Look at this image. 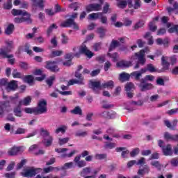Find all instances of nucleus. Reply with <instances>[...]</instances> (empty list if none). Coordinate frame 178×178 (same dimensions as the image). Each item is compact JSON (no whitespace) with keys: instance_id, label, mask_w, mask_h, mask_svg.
<instances>
[{"instance_id":"6e6552de","label":"nucleus","mask_w":178,"mask_h":178,"mask_svg":"<svg viewBox=\"0 0 178 178\" xmlns=\"http://www.w3.org/2000/svg\"><path fill=\"white\" fill-rule=\"evenodd\" d=\"M129 6V8H133V0H119L116 3V6L120 9H124L126 7Z\"/></svg>"},{"instance_id":"8fccbe9b","label":"nucleus","mask_w":178,"mask_h":178,"mask_svg":"<svg viewBox=\"0 0 178 178\" xmlns=\"http://www.w3.org/2000/svg\"><path fill=\"white\" fill-rule=\"evenodd\" d=\"M13 76L14 77V79H21L22 78V73L18 72L16 69L13 70Z\"/></svg>"},{"instance_id":"58836bf2","label":"nucleus","mask_w":178,"mask_h":178,"mask_svg":"<svg viewBox=\"0 0 178 178\" xmlns=\"http://www.w3.org/2000/svg\"><path fill=\"white\" fill-rule=\"evenodd\" d=\"M24 112H26V113H34V115H38L37 113V108H25Z\"/></svg>"},{"instance_id":"f704fd0d","label":"nucleus","mask_w":178,"mask_h":178,"mask_svg":"<svg viewBox=\"0 0 178 178\" xmlns=\"http://www.w3.org/2000/svg\"><path fill=\"white\" fill-rule=\"evenodd\" d=\"M102 87H104V88H110L111 90H112V88L115 87V83H113V81H109L103 83Z\"/></svg>"},{"instance_id":"79ce46f5","label":"nucleus","mask_w":178,"mask_h":178,"mask_svg":"<svg viewBox=\"0 0 178 178\" xmlns=\"http://www.w3.org/2000/svg\"><path fill=\"white\" fill-rule=\"evenodd\" d=\"M40 136H42L43 138H45L49 136V132L47 130L44 129V128L40 129Z\"/></svg>"},{"instance_id":"f3484780","label":"nucleus","mask_w":178,"mask_h":178,"mask_svg":"<svg viewBox=\"0 0 178 178\" xmlns=\"http://www.w3.org/2000/svg\"><path fill=\"white\" fill-rule=\"evenodd\" d=\"M81 158V156H76L74 159V162L76 163L78 168H84L87 165V162L83 160L80 161Z\"/></svg>"},{"instance_id":"5701e85b","label":"nucleus","mask_w":178,"mask_h":178,"mask_svg":"<svg viewBox=\"0 0 178 178\" xmlns=\"http://www.w3.org/2000/svg\"><path fill=\"white\" fill-rule=\"evenodd\" d=\"M52 141H54V138H52L51 136H49L46 138H44L42 143L44 144L45 147H51V145H52Z\"/></svg>"},{"instance_id":"9b49d317","label":"nucleus","mask_w":178,"mask_h":178,"mask_svg":"<svg viewBox=\"0 0 178 178\" xmlns=\"http://www.w3.org/2000/svg\"><path fill=\"white\" fill-rule=\"evenodd\" d=\"M22 147H13L10 150H8V154L10 156H15L20 152H23Z\"/></svg>"},{"instance_id":"0e129e2a","label":"nucleus","mask_w":178,"mask_h":178,"mask_svg":"<svg viewBox=\"0 0 178 178\" xmlns=\"http://www.w3.org/2000/svg\"><path fill=\"white\" fill-rule=\"evenodd\" d=\"M26 133V129L24 128H17L15 131V134H24Z\"/></svg>"},{"instance_id":"423d86ee","label":"nucleus","mask_w":178,"mask_h":178,"mask_svg":"<svg viewBox=\"0 0 178 178\" xmlns=\"http://www.w3.org/2000/svg\"><path fill=\"white\" fill-rule=\"evenodd\" d=\"M56 63H58V61H46L44 67L53 73H56L59 71V67L56 65Z\"/></svg>"},{"instance_id":"09e8293b","label":"nucleus","mask_w":178,"mask_h":178,"mask_svg":"<svg viewBox=\"0 0 178 178\" xmlns=\"http://www.w3.org/2000/svg\"><path fill=\"white\" fill-rule=\"evenodd\" d=\"M156 29H158V27L155 25V22H152L149 24V30H150V31H156Z\"/></svg>"},{"instance_id":"7ed1b4c3","label":"nucleus","mask_w":178,"mask_h":178,"mask_svg":"<svg viewBox=\"0 0 178 178\" xmlns=\"http://www.w3.org/2000/svg\"><path fill=\"white\" fill-rule=\"evenodd\" d=\"M74 76L78 79H73L70 80L67 83V87H69V86H73L74 84L84 86V76H83V74H81L79 72H75Z\"/></svg>"},{"instance_id":"052dcab7","label":"nucleus","mask_w":178,"mask_h":178,"mask_svg":"<svg viewBox=\"0 0 178 178\" xmlns=\"http://www.w3.org/2000/svg\"><path fill=\"white\" fill-rule=\"evenodd\" d=\"M143 102L141 100H139L138 102L132 101L130 102V105H131V106L136 105L138 106H143Z\"/></svg>"},{"instance_id":"4468645a","label":"nucleus","mask_w":178,"mask_h":178,"mask_svg":"<svg viewBox=\"0 0 178 178\" xmlns=\"http://www.w3.org/2000/svg\"><path fill=\"white\" fill-rule=\"evenodd\" d=\"M139 87L140 88V91L144 92L148 90H152L154 88V86L152 83H142L140 82L139 84Z\"/></svg>"},{"instance_id":"1a4fd4ad","label":"nucleus","mask_w":178,"mask_h":178,"mask_svg":"<svg viewBox=\"0 0 178 178\" xmlns=\"http://www.w3.org/2000/svg\"><path fill=\"white\" fill-rule=\"evenodd\" d=\"M79 52L82 55H86L89 58H91V57L94 55V53L92 51H90L88 49V47L86 46V44H82L79 47Z\"/></svg>"},{"instance_id":"f257e3e1","label":"nucleus","mask_w":178,"mask_h":178,"mask_svg":"<svg viewBox=\"0 0 178 178\" xmlns=\"http://www.w3.org/2000/svg\"><path fill=\"white\" fill-rule=\"evenodd\" d=\"M146 52L147 49H142L139 52L135 53L134 56H132L131 57V60H136V59H138V62L134 66V69H139L140 65H142V66H144V65H145V62H147V60L145 59Z\"/></svg>"},{"instance_id":"a18cd8bd","label":"nucleus","mask_w":178,"mask_h":178,"mask_svg":"<svg viewBox=\"0 0 178 178\" xmlns=\"http://www.w3.org/2000/svg\"><path fill=\"white\" fill-rule=\"evenodd\" d=\"M103 13H92L89 15V17L90 19H98V17H99V16H102Z\"/></svg>"},{"instance_id":"412c9836","label":"nucleus","mask_w":178,"mask_h":178,"mask_svg":"<svg viewBox=\"0 0 178 178\" xmlns=\"http://www.w3.org/2000/svg\"><path fill=\"white\" fill-rule=\"evenodd\" d=\"M31 103V97L27 96L26 97L24 98L23 100L19 101V106H27L28 105H30Z\"/></svg>"},{"instance_id":"4d7b16f0","label":"nucleus","mask_w":178,"mask_h":178,"mask_svg":"<svg viewBox=\"0 0 178 178\" xmlns=\"http://www.w3.org/2000/svg\"><path fill=\"white\" fill-rule=\"evenodd\" d=\"M88 133L87 131H78L75 134L76 137H86Z\"/></svg>"},{"instance_id":"e2e57ef3","label":"nucleus","mask_w":178,"mask_h":178,"mask_svg":"<svg viewBox=\"0 0 178 178\" xmlns=\"http://www.w3.org/2000/svg\"><path fill=\"white\" fill-rule=\"evenodd\" d=\"M101 45H102V43L101 42H98V43H95L93 45V49L94 51H99L101 49Z\"/></svg>"},{"instance_id":"603ef678","label":"nucleus","mask_w":178,"mask_h":178,"mask_svg":"<svg viewBox=\"0 0 178 178\" xmlns=\"http://www.w3.org/2000/svg\"><path fill=\"white\" fill-rule=\"evenodd\" d=\"M69 138H59L58 139V144L59 145H63L64 144H67L69 142Z\"/></svg>"},{"instance_id":"e433bc0d","label":"nucleus","mask_w":178,"mask_h":178,"mask_svg":"<svg viewBox=\"0 0 178 178\" xmlns=\"http://www.w3.org/2000/svg\"><path fill=\"white\" fill-rule=\"evenodd\" d=\"M104 109H111V108H113V104H109L108 101L103 100L102 101V106Z\"/></svg>"},{"instance_id":"39448f33","label":"nucleus","mask_w":178,"mask_h":178,"mask_svg":"<svg viewBox=\"0 0 178 178\" xmlns=\"http://www.w3.org/2000/svg\"><path fill=\"white\" fill-rule=\"evenodd\" d=\"M47 105V100L44 99L38 102V107L36 108V112L38 115H42V113H47V112H48Z\"/></svg>"},{"instance_id":"6e6d98bb","label":"nucleus","mask_w":178,"mask_h":178,"mask_svg":"<svg viewBox=\"0 0 178 178\" xmlns=\"http://www.w3.org/2000/svg\"><path fill=\"white\" fill-rule=\"evenodd\" d=\"M115 147H116V144L115 143H109V142H106L105 143V145H104V148H115Z\"/></svg>"},{"instance_id":"f8f14e48","label":"nucleus","mask_w":178,"mask_h":178,"mask_svg":"<svg viewBox=\"0 0 178 178\" xmlns=\"http://www.w3.org/2000/svg\"><path fill=\"white\" fill-rule=\"evenodd\" d=\"M10 102L3 101L0 102V116L2 118L5 114V108H9Z\"/></svg>"},{"instance_id":"72a5a7b5","label":"nucleus","mask_w":178,"mask_h":178,"mask_svg":"<svg viewBox=\"0 0 178 178\" xmlns=\"http://www.w3.org/2000/svg\"><path fill=\"white\" fill-rule=\"evenodd\" d=\"M63 54L61 50L52 51L51 54L49 56V58H56V56H60Z\"/></svg>"},{"instance_id":"dca6fc26","label":"nucleus","mask_w":178,"mask_h":178,"mask_svg":"<svg viewBox=\"0 0 178 178\" xmlns=\"http://www.w3.org/2000/svg\"><path fill=\"white\" fill-rule=\"evenodd\" d=\"M115 115H116L115 112H109V111L108 112L104 111L99 114V116H101L102 118H104L105 119H113V118H115Z\"/></svg>"},{"instance_id":"f03ea898","label":"nucleus","mask_w":178,"mask_h":178,"mask_svg":"<svg viewBox=\"0 0 178 178\" xmlns=\"http://www.w3.org/2000/svg\"><path fill=\"white\" fill-rule=\"evenodd\" d=\"M6 44H7V47L6 48H1L0 49V55L2 56L3 58H13V54H8L9 52L12 50V48H13V42H6Z\"/></svg>"},{"instance_id":"5fc2aeb1","label":"nucleus","mask_w":178,"mask_h":178,"mask_svg":"<svg viewBox=\"0 0 178 178\" xmlns=\"http://www.w3.org/2000/svg\"><path fill=\"white\" fill-rule=\"evenodd\" d=\"M26 162H27L26 159L22 160L21 162L17 165V170L22 169L23 166L26 165Z\"/></svg>"},{"instance_id":"4c0bfd02","label":"nucleus","mask_w":178,"mask_h":178,"mask_svg":"<svg viewBox=\"0 0 178 178\" xmlns=\"http://www.w3.org/2000/svg\"><path fill=\"white\" fill-rule=\"evenodd\" d=\"M80 6H81V3L79 2H74L70 4L69 8H70V9H74V10H77Z\"/></svg>"},{"instance_id":"a19ab883","label":"nucleus","mask_w":178,"mask_h":178,"mask_svg":"<svg viewBox=\"0 0 178 178\" xmlns=\"http://www.w3.org/2000/svg\"><path fill=\"white\" fill-rule=\"evenodd\" d=\"M54 81H55V76H51L48 79H47L46 83L49 87H52Z\"/></svg>"},{"instance_id":"c85d7f7f","label":"nucleus","mask_w":178,"mask_h":178,"mask_svg":"<svg viewBox=\"0 0 178 178\" xmlns=\"http://www.w3.org/2000/svg\"><path fill=\"white\" fill-rule=\"evenodd\" d=\"M97 33L99 35L100 38H104L105 37V33H106V29L101 26L97 28Z\"/></svg>"},{"instance_id":"864d4df0","label":"nucleus","mask_w":178,"mask_h":178,"mask_svg":"<svg viewBox=\"0 0 178 178\" xmlns=\"http://www.w3.org/2000/svg\"><path fill=\"white\" fill-rule=\"evenodd\" d=\"M138 154H140V149L138 148H135L130 152L131 158H134V156H136V155H138Z\"/></svg>"},{"instance_id":"3c124183","label":"nucleus","mask_w":178,"mask_h":178,"mask_svg":"<svg viewBox=\"0 0 178 178\" xmlns=\"http://www.w3.org/2000/svg\"><path fill=\"white\" fill-rule=\"evenodd\" d=\"M90 173H91V168L88 167L83 169L81 175V176H86V175H90Z\"/></svg>"},{"instance_id":"69168bd1","label":"nucleus","mask_w":178,"mask_h":178,"mask_svg":"<svg viewBox=\"0 0 178 178\" xmlns=\"http://www.w3.org/2000/svg\"><path fill=\"white\" fill-rule=\"evenodd\" d=\"M4 8H5V9H12V0H8V1L4 4Z\"/></svg>"},{"instance_id":"c756f323","label":"nucleus","mask_w":178,"mask_h":178,"mask_svg":"<svg viewBox=\"0 0 178 178\" xmlns=\"http://www.w3.org/2000/svg\"><path fill=\"white\" fill-rule=\"evenodd\" d=\"M13 112L15 116L22 118V106H20V104H19L17 107L14 108Z\"/></svg>"},{"instance_id":"b1692460","label":"nucleus","mask_w":178,"mask_h":178,"mask_svg":"<svg viewBox=\"0 0 178 178\" xmlns=\"http://www.w3.org/2000/svg\"><path fill=\"white\" fill-rule=\"evenodd\" d=\"M21 19L22 20V23H24V22H26L28 24H31V23H33V19H31V15L29 14L27 12L25 15H23V17H21Z\"/></svg>"},{"instance_id":"aec40b11","label":"nucleus","mask_w":178,"mask_h":178,"mask_svg":"<svg viewBox=\"0 0 178 178\" xmlns=\"http://www.w3.org/2000/svg\"><path fill=\"white\" fill-rule=\"evenodd\" d=\"M12 15L13 16H26L27 15V11L17 9L12 10Z\"/></svg>"},{"instance_id":"2f4dec72","label":"nucleus","mask_w":178,"mask_h":178,"mask_svg":"<svg viewBox=\"0 0 178 178\" xmlns=\"http://www.w3.org/2000/svg\"><path fill=\"white\" fill-rule=\"evenodd\" d=\"M71 113H73V115H79L81 116L83 115V111L80 106H76L73 110L71 111Z\"/></svg>"},{"instance_id":"7c9ffc66","label":"nucleus","mask_w":178,"mask_h":178,"mask_svg":"<svg viewBox=\"0 0 178 178\" xmlns=\"http://www.w3.org/2000/svg\"><path fill=\"white\" fill-rule=\"evenodd\" d=\"M155 76L152 75H147L144 79L140 80V83H147V81H154Z\"/></svg>"},{"instance_id":"a211bd4d","label":"nucleus","mask_w":178,"mask_h":178,"mask_svg":"<svg viewBox=\"0 0 178 178\" xmlns=\"http://www.w3.org/2000/svg\"><path fill=\"white\" fill-rule=\"evenodd\" d=\"M163 153L165 156L172 155L173 152H172V145L168 144L166 146L162 149Z\"/></svg>"},{"instance_id":"9d476101","label":"nucleus","mask_w":178,"mask_h":178,"mask_svg":"<svg viewBox=\"0 0 178 178\" xmlns=\"http://www.w3.org/2000/svg\"><path fill=\"white\" fill-rule=\"evenodd\" d=\"M86 12H99L102 9V5L98 3H92L86 6Z\"/></svg>"},{"instance_id":"4be33fe9","label":"nucleus","mask_w":178,"mask_h":178,"mask_svg":"<svg viewBox=\"0 0 178 178\" xmlns=\"http://www.w3.org/2000/svg\"><path fill=\"white\" fill-rule=\"evenodd\" d=\"M166 57L163 56L161 58L163 69L161 72H165V70H169V67L170 66V63L166 60Z\"/></svg>"},{"instance_id":"bf43d9fd","label":"nucleus","mask_w":178,"mask_h":178,"mask_svg":"<svg viewBox=\"0 0 178 178\" xmlns=\"http://www.w3.org/2000/svg\"><path fill=\"white\" fill-rule=\"evenodd\" d=\"M141 6V1L140 0H134V9H138Z\"/></svg>"},{"instance_id":"2eb2a0df","label":"nucleus","mask_w":178,"mask_h":178,"mask_svg":"<svg viewBox=\"0 0 178 178\" xmlns=\"http://www.w3.org/2000/svg\"><path fill=\"white\" fill-rule=\"evenodd\" d=\"M117 66H118V67L127 68L130 67V66H133V63L131 61L122 60L117 63Z\"/></svg>"},{"instance_id":"20e7f679","label":"nucleus","mask_w":178,"mask_h":178,"mask_svg":"<svg viewBox=\"0 0 178 178\" xmlns=\"http://www.w3.org/2000/svg\"><path fill=\"white\" fill-rule=\"evenodd\" d=\"M40 170H41V169L31 167L24 169V172H21V175L23 177H34L35 175L40 173Z\"/></svg>"},{"instance_id":"774afa93","label":"nucleus","mask_w":178,"mask_h":178,"mask_svg":"<svg viewBox=\"0 0 178 178\" xmlns=\"http://www.w3.org/2000/svg\"><path fill=\"white\" fill-rule=\"evenodd\" d=\"M137 44L139 48H143L145 45V42L141 39L137 40Z\"/></svg>"},{"instance_id":"49530a36","label":"nucleus","mask_w":178,"mask_h":178,"mask_svg":"<svg viewBox=\"0 0 178 178\" xmlns=\"http://www.w3.org/2000/svg\"><path fill=\"white\" fill-rule=\"evenodd\" d=\"M107 55L109 56V58H111L113 59V62L118 61V58H119L118 53H113V54L111 53H108Z\"/></svg>"},{"instance_id":"c9c22d12","label":"nucleus","mask_w":178,"mask_h":178,"mask_svg":"<svg viewBox=\"0 0 178 178\" xmlns=\"http://www.w3.org/2000/svg\"><path fill=\"white\" fill-rule=\"evenodd\" d=\"M151 165L152 166L156 168L158 170H162V168H163V165L159 163V161H152Z\"/></svg>"},{"instance_id":"cd10ccee","label":"nucleus","mask_w":178,"mask_h":178,"mask_svg":"<svg viewBox=\"0 0 178 178\" xmlns=\"http://www.w3.org/2000/svg\"><path fill=\"white\" fill-rule=\"evenodd\" d=\"M15 30V25L13 24H10L5 30V34L6 35H10Z\"/></svg>"},{"instance_id":"37998d69","label":"nucleus","mask_w":178,"mask_h":178,"mask_svg":"<svg viewBox=\"0 0 178 178\" xmlns=\"http://www.w3.org/2000/svg\"><path fill=\"white\" fill-rule=\"evenodd\" d=\"M146 68L147 69V72H150V73H154L155 72H157L156 69L152 64H148L146 66Z\"/></svg>"},{"instance_id":"bb28decb","label":"nucleus","mask_w":178,"mask_h":178,"mask_svg":"<svg viewBox=\"0 0 178 178\" xmlns=\"http://www.w3.org/2000/svg\"><path fill=\"white\" fill-rule=\"evenodd\" d=\"M118 47H120V42L118 40H113L108 49L109 52L113 51Z\"/></svg>"},{"instance_id":"ddd939ff","label":"nucleus","mask_w":178,"mask_h":178,"mask_svg":"<svg viewBox=\"0 0 178 178\" xmlns=\"http://www.w3.org/2000/svg\"><path fill=\"white\" fill-rule=\"evenodd\" d=\"M17 81L13 80L7 84L6 89L7 91H15V90H17Z\"/></svg>"},{"instance_id":"ea45409f","label":"nucleus","mask_w":178,"mask_h":178,"mask_svg":"<svg viewBox=\"0 0 178 178\" xmlns=\"http://www.w3.org/2000/svg\"><path fill=\"white\" fill-rule=\"evenodd\" d=\"M131 76H133L135 79V80H136V81H140V77H141V73H140L138 71H135V72H133L131 74Z\"/></svg>"},{"instance_id":"a878e982","label":"nucleus","mask_w":178,"mask_h":178,"mask_svg":"<svg viewBox=\"0 0 178 178\" xmlns=\"http://www.w3.org/2000/svg\"><path fill=\"white\" fill-rule=\"evenodd\" d=\"M33 6H38L42 10L44 9V0H32Z\"/></svg>"},{"instance_id":"0eeeda50","label":"nucleus","mask_w":178,"mask_h":178,"mask_svg":"<svg viewBox=\"0 0 178 178\" xmlns=\"http://www.w3.org/2000/svg\"><path fill=\"white\" fill-rule=\"evenodd\" d=\"M71 26H73L74 30H79L80 29L73 19H67L60 24V27H71Z\"/></svg>"},{"instance_id":"c03bdc74","label":"nucleus","mask_w":178,"mask_h":178,"mask_svg":"<svg viewBox=\"0 0 178 178\" xmlns=\"http://www.w3.org/2000/svg\"><path fill=\"white\" fill-rule=\"evenodd\" d=\"M133 88H134V84H133V83H131V82L127 83L125 85V90L127 92L131 91V90H133Z\"/></svg>"},{"instance_id":"de8ad7c7","label":"nucleus","mask_w":178,"mask_h":178,"mask_svg":"<svg viewBox=\"0 0 178 178\" xmlns=\"http://www.w3.org/2000/svg\"><path fill=\"white\" fill-rule=\"evenodd\" d=\"M54 29H58V26L56 24H53L51 25L47 29V35L49 37L51 35V33H52Z\"/></svg>"},{"instance_id":"473e14b6","label":"nucleus","mask_w":178,"mask_h":178,"mask_svg":"<svg viewBox=\"0 0 178 178\" xmlns=\"http://www.w3.org/2000/svg\"><path fill=\"white\" fill-rule=\"evenodd\" d=\"M23 80L24 83H28L29 84H31L34 81V76L33 75H26Z\"/></svg>"},{"instance_id":"6ab92c4d","label":"nucleus","mask_w":178,"mask_h":178,"mask_svg":"<svg viewBox=\"0 0 178 178\" xmlns=\"http://www.w3.org/2000/svg\"><path fill=\"white\" fill-rule=\"evenodd\" d=\"M90 88H92V90H93L95 92H97V90H102V88L100 81H90Z\"/></svg>"},{"instance_id":"338daca9","label":"nucleus","mask_w":178,"mask_h":178,"mask_svg":"<svg viewBox=\"0 0 178 178\" xmlns=\"http://www.w3.org/2000/svg\"><path fill=\"white\" fill-rule=\"evenodd\" d=\"M15 176H16V172H8L5 174V177L6 178H15Z\"/></svg>"},{"instance_id":"13d9d810","label":"nucleus","mask_w":178,"mask_h":178,"mask_svg":"<svg viewBox=\"0 0 178 178\" xmlns=\"http://www.w3.org/2000/svg\"><path fill=\"white\" fill-rule=\"evenodd\" d=\"M106 154H97L95 155V158L96 159H99V160H101V159H106Z\"/></svg>"},{"instance_id":"393cba45","label":"nucleus","mask_w":178,"mask_h":178,"mask_svg":"<svg viewBox=\"0 0 178 178\" xmlns=\"http://www.w3.org/2000/svg\"><path fill=\"white\" fill-rule=\"evenodd\" d=\"M119 80L120 81H121V83H124V81H129V80H130V74L123 72L120 74Z\"/></svg>"},{"instance_id":"680f3d73","label":"nucleus","mask_w":178,"mask_h":178,"mask_svg":"<svg viewBox=\"0 0 178 178\" xmlns=\"http://www.w3.org/2000/svg\"><path fill=\"white\" fill-rule=\"evenodd\" d=\"M164 138L167 140H171V141H172V140L173 138V135L169 134V132H165L164 134Z\"/></svg>"}]
</instances>
